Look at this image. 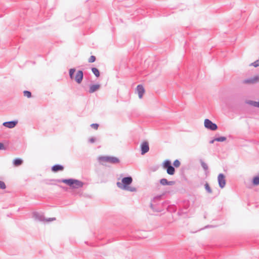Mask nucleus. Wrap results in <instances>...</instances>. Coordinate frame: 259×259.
<instances>
[{
	"mask_svg": "<svg viewBox=\"0 0 259 259\" xmlns=\"http://www.w3.org/2000/svg\"><path fill=\"white\" fill-rule=\"evenodd\" d=\"M133 182V178L131 176H127L121 179V182H117L116 185L117 187L122 190L128 191L130 192H136L137 189L135 187H131L130 185Z\"/></svg>",
	"mask_w": 259,
	"mask_h": 259,
	"instance_id": "f257e3e1",
	"label": "nucleus"
},
{
	"mask_svg": "<svg viewBox=\"0 0 259 259\" xmlns=\"http://www.w3.org/2000/svg\"><path fill=\"white\" fill-rule=\"evenodd\" d=\"M162 195L155 196L151 200L150 207L154 212H161L163 210V202L161 201Z\"/></svg>",
	"mask_w": 259,
	"mask_h": 259,
	"instance_id": "f03ea898",
	"label": "nucleus"
},
{
	"mask_svg": "<svg viewBox=\"0 0 259 259\" xmlns=\"http://www.w3.org/2000/svg\"><path fill=\"white\" fill-rule=\"evenodd\" d=\"M57 182L63 183L73 189H78L82 187L83 186V183L82 181L72 178L60 179L58 180Z\"/></svg>",
	"mask_w": 259,
	"mask_h": 259,
	"instance_id": "7ed1b4c3",
	"label": "nucleus"
},
{
	"mask_svg": "<svg viewBox=\"0 0 259 259\" xmlns=\"http://www.w3.org/2000/svg\"><path fill=\"white\" fill-rule=\"evenodd\" d=\"M98 159L100 162H106L111 164H116L120 162V160L118 158L110 156H100L98 158Z\"/></svg>",
	"mask_w": 259,
	"mask_h": 259,
	"instance_id": "20e7f679",
	"label": "nucleus"
},
{
	"mask_svg": "<svg viewBox=\"0 0 259 259\" xmlns=\"http://www.w3.org/2000/svg\"><path fill=\"white\" fill-rule=\"evenodd\" d=\"M204 124L206 128L212 131L217 130L218 128L217 124L213 123L209 119H205L204 120Z\"/></svg>",
	"mask_w": 259,
	"mask_h": 259,
	"instance_id": "39448f33",
	"label": "nucleus"
},
{
	"mask_svg": "<svg viewBox=\"0 0 259 259\" xmlns=\"http://www.w3.org/2000/svg\"><path fill=\"white\" fill-rule=\"evenodd\" d=\"M33 217L36 220L41 222L44 221H46L47 222H51L56 220L55 218H50L46 220L44 214L35 211L33 212Z\"/></svg>",
	"mask_w": 259,
	"mask_h": 259,
	"instance_id": "423d86ee",
	"label": "nucleus"
},
{
	"mask_svg": "<svg viewBox=\"0 0 259 259\" xmlns=\"http://www.w3.org/2000/svg\"><path fill=\"white\" fill-rule=\"evenodd\" d=\"M218 182L220 188L223 189L225 187L226 185V180L225 176L224 174L220 173L219 174L218 176Z\"/></svg>",
	"mask_w": 259,
	"mask_h": 259,
	"instance_id": "0eeeda50",
	"label": "nucleus"
},
{
	"mask_svg": "<svg viewBox=\"0 0 259 259\" xmlns=\"http://www.w3.org/2000/svg\"><path fill=\"white\" fill-rule=\"evenodd\" d=\"M141 148V154L142 155H144L146 153H147L149 150V143L147 141L143 142L140 146Z\"/></svg>",
	"mask_w": 259,
	"mask_h": 259,
	"instance_id": "6e6552de",
	"label": "nucleus"
},
{
	"mask_svg": "<svg viewBox=\"0 0 259 259\" xmlns=\"http://www.w3.org/2000/svg\"><path fill=\"white\" fill-rule=\"evenodd\" d=\"M83 78V72L82 70H78L74 77L75 81L78 84L80 83Z\"/></svg>",
	"mask_w": 259,
	"mask_h": 259,
	"instance_id": "1a4fd4ad",
	"label": "nucleus"
},
{
	"mask_svg": "<svg viewBox=\"0 0 259 259\" xmlns=\"http://www.w3.org/2000/svg\"><path fill=\"white\" fill-rule=\"evenodd\" d=\"M258 76H254L250 78H246L242 81L245 84H253L258 81Z\"/></svg>",
	"mask_w": 259,
	"mask_h": 259,
	"instance_id": "9d476101",
	"label": "nucleus"
},
{
	"mask_svg": "<svg viewBox=\"0 0 259 259\" xmlns=\"http://www.w3.org/2000/svg\"><path fill=\"white\" fill-rule=\"evenodd\" d=\"M17 120H12L9 121H6L3 123V125L9 128H12L14 127L17 124Z\"/></svg>",
	"mask_w": 259,
	"mask_h": 259,
	"instance_id": "9b49d317",
	"label": "nucleus"
},
{
	"mask_svg": "<svg viewBox=\"0 0 259 259\" xmlns=\"http://www.w3.org/2000/svg\"><path fill=\"white\" fill-rule=\"evenodd\" d=\"M136 90L138 92L139 98L141 99L145 92L144 87L142 84H138Z\"/></svg>",
	"mask_w": 259,
	"mask_h": 259,
	"instance_id": "f8f14e48",
	"label": "nucleus"
},
{
	"mask_svg": "<svg viewBox=\"0 0 259 259\" xmlns=\"http://www.w3.org/2000/svg\"><path fill=\"white\" fill-rule=\"evenodd\" d=\"M64 167L63 165L59 164H56L52 166L51 170L52 171L56 172L59 171H62L64 169Z\"/></svg>",
	"mask_w": 259,
	"mask_h": 259,
	"instance_id": "ddd939ff",
	"label": "nucleus"
},
{
	"mask_svg": "<svg viewBox=\"0 0 259 259\" xmlns=\"http://www.w3.org/2000/svg\"><path fill=\"white\" fill-rule=\"evenodd\" d=\"M100 85L99 84H91L89 92L90 93H93L100 89Z\"/></svg>",
	"mask_w": 259,
	"mask_h": 259,
	"instance_id": "4468645a",
	"label": "nucleus"
},
{
	"mask_svg": "<svg viewBox=\"0 0 259 259\" xmlns=\"http://www.w3.org/2000/svg\"><path fill=\"white\" fill-rule=\"evenodd\" d=\"M246 103L253 107L259 108V101L257 102L252 100H247Z\"/></svg>",
	"mask_w": 259,
	"mask_h": 259,
	"instance_id": "2eb2a0df",
	"label": "nucleus"
},
{
	"mask_svg": "<svg viewBox=\"0 0 259 259\" xmlns=\"http://www.w3.org/2000/svg\"><path fill=\"white\" fill-rule=\"evenodd\" d=\"M165 169H166L167 174L169 175L172 176L174 175L175 173V168L172 165H171L170 166H169Z\"/></svg>",
	"mask_w": 259,
	"mask_h": 259,
	"instance_id": "dca6fc26",
	"label": "nucleus"
},
{
	"mask_svg": "<svg viewBox=\"0 0 259 259\" xmlns=\"http://www.w3.org/2000/svg\"><path fill=\"white\" fill-rule=\"evenodd\" d=\"M13 164L16 166H20L23 163V160L20 158H16L13 160Z\"/></svg>",
	"mask_w": 259,
	"mask_h": 259,
	"instance_id": "f3484780",
	"label": "nucleus"
},
{
	"mask_svg": "<svg viewBox=\"0 0 259 259\" xmlns=\"http://www.w3.org/2000/svg\"><path fill=\"white\" fill-rule=\"evenodd\" d=\"M205 190L207 193L210 194L212 193V190L211 187H210L209 184L206 182L204 185Z\"/></svg>",
	"mask_w": 259,
	"mask_h": 259,
	"instance_id": "a211bd4d",
	"label": "nucleus"
},
{
	"mask_svg": "<svg viewBox=\"0 0 259 259\" xmlns=\"http://www.w3.org/2000/svg\"><path fill=\"white\" fill-rule=\"evenodd\" d=\"M91 70L96 77H99L100 76V72L98 68L96 67H92L91 68Z\"/></svg>",
	"mask_w": 259,
	"mask_h": 259,
	"instance_id": "6ab92c4d",
	"label": "nucleus"
},
{
	"mask_svg": "<svg viewBox=\"0 0 259 259\" xmlns=\"http://www.w3.org/2000/svg\"><path fill=\"white\" fill-rule=\"evenodd\" d=\"M162 165L164 168H166L167 167L170 166L172 165L170 160L166 159L164 161Z\"/></svg>",
	"mask_w": 259,
	"mask_h": 259,
	"instance_id": "aec40b11",
	"label": "nucleus"
},
{
	"mask_svg": "<svg viewBox=\"0 0 259 259\" xmlns=\"http://www.w3.org/2000/svg\"><path fill=\"white\" fill-rule=\"evenodd\" d=\"M75 72V69L74 68H71L69 70V75L70 79H73L74 78V73Z\"/></svg>",
	"mask_w": 259,
	"mask_h": 259,
	"instance_id": "412c9836",
	"label": "nucleus"
},
{
	"mask_svg": "<svg viewBox=\"0 0 259 259\" xmlns=\"http://www.w3.org/2000/svg\"><path fill=\"white\" fill-rule=\"evenodd\" d=\"M200 162L201 166L203 167L204 170L205 171L207 170L208 169L207 164L204 161H203L202 159L200 160Z\"/></svg>",
	"mask_w": 259,
	"mask_h": 259,
	"instance_id": "4be33fe9",
	"label": "nucleus"
},
{
	"mask_svg": "<svg viewBox=\"0 0 259 259\" xmlns=\"http://www.w3.org/2000/svg\"><path fill=\"white\" fill-rule=\"evenodd\" d=\"M159 183L162 186H167L168 180L166 179L162 178L160 180Z\"/></svg>",
	"mask_w": 259,
	"mask_h": 259,
	"instance_id": "5701e85b",
	"label": "nucleus"
},
{
	"mask_svg": "<svg viewBox=\"0 0 259 259\" xmlns=\"http://www.w3.org/2000/svg\"><path fill=\"white\" fill-rule=\"evenodd\" d=\"M227 138L226 137L221 136L220 137L215 138V140L217 142H223L226 140Z\"/></svg>",
	"mask_w": 259,
	"mask_h": 259,
	"instance_id": "b1692460",
	"label": "nucleus"
},
{
	"mask_svg": "<svg viewBox=\"0 0 259 259\" xmlns=\"http://www.w3.org/2000/svg\"><path fill=\"white\" fill-rule=\"evenodd\" d=\"M181 165V162L178 159L175 160L173 162V166L174 167H179Z\"/></svg>",
	"mask_w": 259,
	"mask_h": 259,
	"instance_id": "393cba45",
	"label": "nucleus"
},
{
	"mask_svg": "<svg viewBox=\"0 0 259 259\" xmlns=\"http://www.w3.org/2000/svg\"><path fill=\"white\" fill-rule=\"evenodd\" d=\"M23 94L24 96L27 97L28 98H31L32 96L31 93L28 91H24Z\"/></svg>",
	"mask_w": 259,
	"mask_h": 259,
	"instance_id": "a878e982",
	"label": "nucleus"
},
{
	"mask_svg": "<svg viewBox=\"0 0 259 259\" xmlns=\"http://www.w3.org/2000/svg\"><path fill=\"white\" fill-rule=\"evenodd\" d=\"M249 66H253L254 67H257L259 66V59L256 60L254 62L250 64Z\"/></svg>",
	"mask_w": 259,
	"mask_h": 259,
	"instance_id": "bb28decb",
	"label": "nucleus"
},
{
	"mask_svg": "<svg viewBox=\"0 0 259 259\" xmlns=\"http://www.w3.org/2000/svg\"><path fill=\"white\" fill-rule=\"evenodd\" d=\"M96 60V58L95 56H91L90 58L88 60V62L89 63H93Z\"/></svg>",
	"mask_w": 259,
	"mask_h": 259,
	"instance_id": "cd10ccee",
	"label": "nucleus"
},
{
	"mask_svg": "<svg viewBox=\"0 0 259 259\" xmlns=\"http://www.w3.org/2000/svg\"><path fill=\"white\" fill-rule=\"evenodd\" d=\"M6 188V185L5 183L3 182L0 180V189L2 190H4Z\"/></svg>",
	"mask_w": 259,
	"mask_h": 259,
	"instance_id": "c85d7f7f",
	"label": "nucleus"
},
{
	"mask_svg": "<svg viewBox=\"0 0 259 259\" xmlns=\"http://www.w3.org/2000/svg\"><path fill=\"white\" fill-rule=\"evenodd\" d=\"M99 124H98V123H92V124H91V126L92 128H94V129H95V130H97V129H98V127H99Z\"/></svg>",
	"mask_w": 259,
	"mask_h": 259,
	"instance_id": "c756f323",
	"label": "nucleus"
},
{
	"mask_svg": "<svg viewBox=\"0 0 259 259\" xmlns=\"http://www.w3.org/2000/svg\"><path fill=\"white\" fill-rule=\"evenodd\" d=\"M95 140H96V139H95V138L92 137V138L89 139V141L91 143H93L95 142Z\"/></svg>",
	"mask_w": 259,
	"mask_h": 259,
	"instance_id": "7c9ffc66",
	"label": "nucleus"
},
{
	"mask_svg": "<svg viewBox=\"0 0 259 259\" xmlns=\"http://www.w3.org/2000/svg\"><path fill=\"white\" fill-rule=\"evenodd\" d=\"M175 184V181H168V184L167 185L172 186V185H174Z\"/></svg>",
	"mask_w": 259,
	"mask_h": 259,
	"instance_id": "2f4dec72",
	"label": "nucleus"
},
{
	"mask_svg": "<svg viewBox=\"0 0 259 259\" xmlns=\"http://www.w3.org/2000/svg\"><path fill=\"white\" fill-rule=\"evenodd\" d=\"M5 147L3 143L0 142V150H5Z\"/></svg>",
	"mask_w": 259,
	"mask_h": 259,
	"instance_id": "473e14b6",
	"label": "nucleus"
},
{
	"mask_svg": "<svg viewBox=\"0 0 259 259\" xmlns=\"http://www.w3.org/2000/svg\"><path fill=\"white\" fill-rule=\"evenodd\" d=\"M214 141H215V138H214V139H212V140H210V141H209V143H210V144H213V143H214Z\"/></svg>",
	"mask_w": 259,
	"mask_h": 259,
	"instance_id": "72a5a7b5",
	"label": "nucleus"
},
{
	"mask_svg": "<svg viewBox=\"0 0 259 259\" xmlns=\"http://www.w3.org/2000/svg\"><path fill=\"white\" fill-rule=\"evenodd\" d=\"M209 227V226H206L205 227H206V228H207V227Z\"/></svg>",
	"mask_w": 259,
	"mask_h": 259,
	"instance_id": "f704fd0d",
	"label": "nucleus"
}]
</instances>
